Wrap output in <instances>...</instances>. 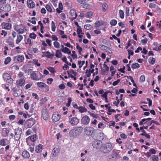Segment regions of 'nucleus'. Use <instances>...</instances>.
Wrapping results in <instances>:
<instances>
[{"instance_id": "obj_52", "label": "nucleus", "mask_w": 161, "mask_h": 161, "mask_svg": "<svg viewBox=\"0 0 161 161\" xmlns=\"http://www.w3.org/2000/svg\"><path fill=\"white\" fill-rule=\"evenodd\" d=\"M82 30L81 29V28L80 26H79V27L77 29V33L78 35H79L80 33H81L82 32Z\"/></svg>"}, {"instance_id": "obj_28", "label": "nucleus", "mask_w": 161, "mask_h": 161, "mask_svg": "<svg viewBox=\"0 0 161 161\" xmlns=\"http://www.w3.org/2000/svg\"><path fill=\"white\" fill-rule=\"evenodd\" d=\"M18 62H22L24 59V58L23 55H18Z\"/></svg>"}, {"instance_id": "obj_36", "label": "nucleus", "mask_w": 161, "mask_h": 161, "mask_svg": "<svg viewBox=\"0 0 161 161\" xmlns=\"http://www.w3.org/2000/svg\"><path fill=\"white\" fill-rule=\"evenodd\" d=\"M77 46H76V48L77 49L79 50V53L80 54H81V52H82V49L81 47H79V45L77 43L76 44Z\"/></svg>"}, {"instance_id": "obj_47", "label": "nucleus", "mask_w": 161, "mask_h": 161, "mask_svg": "<svg viewBox=\"0 0 161 161\" xmlns=\"http://www.w3.org/2000/svg\"><path fill=\"white\" fill-rule=\"evenodd\" d=\"M156 6V5L152 3H150L149 4V7L151 8H154Z\"/></svg>"}, {"instance_id": "obj_4", "label": "nucleus", "mask_w": 161, "mask_h": 161, "mask_svg": "<svg viewBox=\"0 0 161 161\" xmlns=\"http://www.w3.org/2000/svg\"><path fill=\"white\" fill-rule=\"evenodd\" d=\"M69 122L72 126L76 125L79 122V119L76 117L70 118L69 119Z\"/></svg>"}, {"instance_id": "obj_50", "label": "nucleus", "mask_w": 161, "mask_h": 161, "mask_svg": "<svg viewBox=\"0 0 161 161\" xmlns=\"http://www.w3.org/2000/svg\"><path fill=\"white\" fill-rule=\"evenodd\" d=\"M120 81V80L119 79L117 81L114 82L112 84L114 86H115L117 85L118 84V83H119Z\"/></svg>"}, {"instance_id": "obj_1", "label": "nucleus", "mask_w": 161, "mask_h": 161, "mask_svg": "<svg viewBox=\"0 0 161 161\" xmlns=\"http://www.w3.org/2000/svg\"><path fill=\"white\" fill-rule=\"evenodd\" d=\"M113 147L111 143L108 142L100 148V151L104 153H107L110 152L112 149Z\"/></svg>"}, {"instance_id": "obj_48", "label": "nucleus", "mask_w": 161, "mask_h": 161, "mask_svg": "<svg viewBox=\"0 0 161 161\" xmlns=\"http://www.w3.org/2000/svg\"><path fill=\"white\" fill-rule=\"evenodd\" d=\"M30 151L31 153H33L34 151V145L33 144L29 147Z\"/></svg>"}, {"instance_id": "obj_19", "label": "nucleus", "mask_w": 161, "mask_h": 161, "mask_svg": "<svg viewBox=\"0 0 161 161\" xmlns=\"http://www.w3.org/2000/svg\"><path fill=\"white\" fill-rule=\"evenodd\" d=\"M37 85L41 88H45L47 86L46 84L42 82H38L37 83Z\"/></svg>"}, {"instance_id": "obj_62", "label": "nucleus", "mask_w": 161, "mask_h": 161, "mask_svg": "<svg viewBox=\"0 0 161 161\" xmlns=\"http://www.w3.org/2000/svg\"><path fill=\"white\" fill-rule=\"evenodd\" d=\"M46 42L48 44L49 46L50 47L51 46V41L50 40L47 39L46 40Z\"/></svg>"}, {"instance_id": "obj_49", "label": "nucleus", "mask_w": 161, "mask_h": 161, "mask_svg": "<svg viewBox=\"0 0 161 161\" xmlns=\"http://www.w3.org/2000/svg\"><path fill=\"white\" fill-rule=\"evenodd\" d=\"M53 81V79L52 78H48L47 79V83L49 84H51L52 82Z\"/></svg>"}, {"instance_id": "obj_33", "label": "nucleus", "mask_w": 161, "mask_h": 161, "mask_svg": "<svg viewBox=\"0 0 161 161\" xmlns=\"http://www.w3.org/2000/svg\"><path fill=\"white\" fill-rule=\"evenodd\" d=\"M43 54H46V57L48 58H51V53L48 51L46 52H42Z\"/></svg>"}, {"instance_id": "obj_24", "label": "nucleus", "mask_w": 161, "mask_h": 161, "mask_svg": "<svg viewBox=\"0 0 161 161\" xmlns=\"http://www.w3.org/2000/svg\"><path fill=\"white\" fill-rule=\"evenodd\" d=\"M17 39L16 40V43L18 44L23 39V36L21 35H18L17 36Z\"/></svg>"}, {"instance_id": "obj_12", "label": "nucleus", "mask_w": 161, "mask_h": 161, "mask_svg": "<svg viewBox=\"0 0 161 161\" xmlns=\"http://www.w3.org/2000/svg\"><path fill=\"white\" fill-rule=\"evenodd\" d=\"M60 152V149L58 147H57L53 148L52 151V154L54 157L57 156Z\"/></svg>"}, {"instance_id": "obj_57", "label": "nucleus", "mask_w": 161, "mask_h": 161, "mask_svg": "<svg viewBox=\"0 0 161 161\" xmlns=\"http://www.w3.org/2000/svg\"><path fill=\"white\" fill-rule=\"evenodd\" d=\"M16 31H18V33L19 34H23L24 32V30L23 29H19L17 30H16Z\"/></svg>"}, {"instance_id": "obj_8", "label": "nucleus", "mask_w": 161, "mask_h": 161, "mask_svg": "<svg viewBox=\"0 0 161 161\" xmlns=\"http://www.w3.org/2000/svg\"><path fill=\"white\" fill-rule=\"evenodd\" d=\"M92 145L94 148L99 149L100 150V148L102 147L103 143L102 142H93Z\"/></svg>"}, {"instance_id": "obj_46", "label": "nucleus", "mask_w": 161, "mask_h": 161, "mask_svg": "<svg viewBox=\"0 0 161 161\" xmlns=\"http://www.w3.org/2000/svg\"><path fill=\"white\" fill-rule=\"evenodd\" d=\"M147 38H145L141 40V42L143 45L146 44L147 43Z\"/></svg>"}, {"instance_id": "obj_25", "label": "nucleus", "mask_w": 161, "mask_h": 161, "mask_svg": "<svg viewBox=\"0 0 161 161\" xmlns=\"http://www.w3.org/2000/svg\"><path fill=\"white\" fill-rule=\"evenodd\" d=\"M95 27L96 28L99 27L103 24L102 21H97L95 23Z\"/></svg>"}, {"instance_id": "obj_39", "label": "nucleus", "mask_w": 161, "mask_h": 161, "mask_svg": "<svg viewBox=\"0 0 161 161\" xmlns=\"http://www.w3.org/2000/svg\"><path fill=\"white\" fill-rule=\"evenodd\" d=\"M46 8L47 10L49 12H52V9L51 7L48 4L46 5Z\"/></svg>"}, {"instance_id": "obj_37", "label": "nucleus", "mask_w": 161, "mask_h": 161, "mask_svg": "<svg viewBox=\"0 0 161 161\" xmlns=\"http://www.w3.org/2000/svg\"><path fill=\"white\" fill-rule=\"evenodd\" d=\"M110 23L111 25L114 26L117 24V21L116 20L112 19Z\"/></svg>"}, {"instance_id": "obj_22", "label": "nucleus", "mask_w": 161, "mask_h": 161, "mask_svg": "<svg viewBox=\"0 0 161 161\" xmlns=\"http://www.w3.org/2000/svg\"><path fill=\"white\" fill-rule=\"evenodd\" d=\"M78 109L80 113H83L87 111V109L85 107L82 106H80L78 107Z\"/></svg>"}, {"instance_id": "obj_20", "label": "nucleus", "mask_w": 161, "mask_h": 161, "mask_svg": "<svg viewBox=\"0 0 161 161\" xmlns=\"http://www.w3.org/2000/svg\"><path fill=\"white\" fill-rule=\"evenodd\" d=\"M37 136L36 135H34L31 136L29 138H27V140H30L31 141H36L37 139Z\"/></svg>"}, {"instance_id": "obj_53", "label": "nucleus", "mask_w": 161, "mask_h": 161, "mask_svg": "<svg viewBox=\"0 0 161 161\" xmlns=\"http://www.w3.org/2000/svg\"><path fill=\"white\" fill-rule=\"evenodd\" d=\"M34 63L37 65L38 66H40L41 65V64L38 63V60L36 59H34L33 60Z\"/></svg>"}, {"instance_id": "obj_13", "label": "nucleus", "mask_w": 161, "mask_h": 161, "mask_svg": "<svg viewBox=\"0 0 161 161\" xmlns=\"http://www.w3.org/2000/svg\"><path fill=\"white\" fill-rule=\"evenodd\" d=\"M100 48L103 51L108 52L110 53H112L111 50L110 48L109 47H108L104 45H101Z\"/></svg>"}, {"instance_id": "obj_2", "label": "nucleus", "mask_w": 161, "mask_h": 161, "mask_svg": "<svg viewBox=\"0 0 161 161\" xmlns=\"http://www.w3.org/2000/svg\"><path fill=\"white\" fill-rule=\"evenodd\" d=\"M83 128L81 126L77 127L70 130L69 132V135L70 136H74L80 134Z\"/></svg>"}, {"instance_id": "obj_63", "label": "nucleus", "mask_w": 161, "mask_h": 161, "mask_svg": "<svg viewBox=\"0 0 161 161\" xmlns=\"http://www.w3.org/2000/svg\"><path fill=\"white\" fill-rule=\"evenodd\" d=\"M149 152L151 153H152L153 154H155L156 153V151L153 148L149 150Z\"/></svg>"}, {"instance_id": "obj_23", "label": "nucleus", "mask_w": 161, "mask_h": 161, "mask_svg": "<svg viewBox=\"0 0 161 161\" xmlns=\"http://www.w3.org/2000/svg\"><path fill=\"white\" fill-rule=\"evenodd\" d=\"M25 80L24 79H20L18 82V84L20 86H22L25 84Z\"/></svg>"}, {"instance_id": "obj_59", "label": "nucleus", "mask_w": 161, "mask_h": 161, "mask_svg": "<svg viewBox=\"0 0 161 161\" xmlns=\"http://www.w3.org/2000/svg\"><path fill=\"white\" fill-rule=\"evenodd\" d=\"M108 92H105L103 94L101 95L102 97H103L105 98L107 97V94Z\"/></svg>"}, {"instance_id": "obj_40", "label": "nucleus", "mask_w": 161, "mask_h": 161, "mask_svg": "<svg viewBox=\"0 0 161 161\" xmlns=\"http://www.w3.org/2000/svg\"><path fill=\"white\" fill-rule=\"evenodd\" d=\"M29 36L31 38L35 39L36 36V35L33 33H31L30 34Z\"/></svg>"}, {"instance_id": "obj_45", "label": "nucleus", "mask_w": 161, "mask_h": 161, "mask_svg": "<svg viewBox=\"0 0 161 161\" xmlns=\"http://www.w3.org/2000/svg\"><path fill=\"white\" fill-rule=\"evenodd\" d=\"M72 54L71 56L74 59L77 58V55L75 54V51H73L72 52Z\"/></svg>"}, {"instance_id": "obj_60", "label": "nucleus", "mask_w": 161, "mask_h": 161, "mask_svg": "<svg viewBox=\"0 0 161 161\" xmlns=\"http://www.w3.org/2000/svg\"><path fill=\"white\" fill-rule=\"evenodd\" d=\"M129 55H133L134 52L133 50H131L128 49L127 50Z\"/></svg>"}, {"instance_id": "obj_34", "label": "nucleus", "mask_w": 161, "mask_h": 161, "mask_svg": "<svg viewBox=\"0 0 161 161\" xmlns=\"http://www.w3.org/2000/svg\"><path fill=\"white\" fill-rule=\"evenodd\" d=\"M11 60V58L10 57H8L4 61V64H7L10 62Z\"/></svg>"}, {"instance_id": "obj_18", "label": "nucleus", "mask_w": 161, "mask_h": 161, "mask_svg": "<svg viewBox=\"0 0 161 161\" xmlns=\"http://www.w3.org/2000/svg\"><path fill=\"white\" fill-rule=\"evenodd\" d=\"M31 77L32 80H40V79L38 78L37 75L35 72H33L31 74Z\"/></svg>"}, {"instance_id": "obj_16", "label": "nucleus", "mask_w": 161, "mask_h": 161, "mask_svg": "<svg viewBox=\"0 0 161 161\" xmlns=\"http://www.w3.org/2000/svg\"><path fill=\"white\" fill-rule=\"evenodd\" d=\"M43 146L41 144H39L37 146L35 149V151L37 153H39L41 152L43 149Z\"/></svg>"}, {"instance_id": "obj_41", "label": "nucleus", "mask_w": 161, "mask_h": 161, "mask_svg": "<svg viewBox=\"0 0 161 161\" xmlns=\"http://www.w3.org/2000/svg\"><path fill=\"white\" fill-rule=\"evenodd\" d=\"M152 158L153 161H158V158L157 156L153 155Z\"/></svg>"}, {"instance_id": "obj_51", "label": "nucleus", "mask_w": 161, "mask_h": 161, "mask_svg": "<svg viewBox=\"0 0 161 161\" xmlns=\"http://www.w3.org/2000/svg\"><path fill=\"white\" fill-rule=\"evenodd\" d=\"M65 88V86L64 84H61L59 86V88L61 90H63Z\"/></svg>"}, {"instance_id": "obj_31", "label": "nucleus", "mask_w": 161, "mask_h": 161, "mask_svg": "<svg viewBox=\"0 0 161 161\" xmlns=\"http://www.w3.org/2000/svg\"><path fill=\"white\" fill-rule=\"evenodd\" d=\"M84 27L85 29L87 30H91L92 28V26L88 24L85 25L84 26Z\"/></svg>"}, {"instance_id": "obj_38", "label": "nucleus", "mask_w": 161, "mask_h": 161, "mask_svg": "<svg viewBox=\"0 0 161 161\" xmlns=\"http://www.w3.org/2000/svg\"><path fill=\"white\" fill-rule=\"evenodd\" d=\"M119 16L120 18L121 19H123L124 17V12L121 10H119Z\"/></svg>"}, {"instance_id": "obj_44", "label": "nucleus", "mask_w": 161, "mask_h": 161, "mask_svg": "<svg viewBox=\"0 0 161 161\" xmlns=\"http://www.w3.org/2000/svg\"><path fill=\"white\" fill-rule=\"evenodd\" d=\"M55 47L56 48H58L59 46V43L58 42H54L53 43Z\"/></svg>"}, {"instance_id": "obj_64", "label": "nucleus", "mask_w": 161, "mask_h": 161, "mask_svg": "<svg viewBox=\"0 0 161 161\" xmlns=\"http://www.w3.org/2000/svg\"><path fill=\"white\" fill-rule=\"evenodd\" d=\"M58 8L59 9L62 10L63 9V5L61 3H60L59 4Z\"/></svg>"}, {"instance_id": "obj_10", "label": "nucleus", "mask_w": 161, "mask_h": 161, "mask_svg": "<svg viewBox=\"0 0 161 161\" xmlns=\"http://www.w3.org/2000/svg\"><path fill=\"white\" fill-rule=\"evenodd\" d=\"M27 121V126L29 128L31 127L36 122L35 120L32 118L28 119Z\"/></svg>"}, {"instance_id": "obj_7", "label": "nucleus", "mask_w": 161, "mask_h": 161, "mask_svg": "<svg viewBox=\"0 0 161 161\" xmlns=\"http://www.w3.org/2000/svg\"><path fill=\"white\" fill-rule=\"evenodd\" d=\"M15 139L16 141H18L19 139L20 136V134L21 133V129L19 128L16 129L15 130Z\"/></svg>"}, {"instance_id": "obj_29", "label": "nucleus", "mask_w": 161, "mask_h": 161, "mask_svg": "<svg viewBox=\"0 0 161 161\" xmlns=\"http://www.w3.org/2000/svg\"><path fill=\"white\" fill-rule=\"evenodd\" d=\"M140 67L139 64L137 63H135L132 64L131 68L133 69L138 68Z\"/></svg>"}, {"instance_id": "obj_14", "label": "nucleus", "mask_w": 161, "mask_h": 161, "mask_svg": "<svg viewBox=\"0 0 161 161\" xmlns=\"http://www.w3.org/2000/svg\"><path fill=\"white\" fill-rule=\"evenodd\" d=\"M70 13L71 16L73 17L72 20L75 19L77 16L75 11L74 9H71L70 10Z\"/></svg>"}, {"instance_id": "obj_35", "label": "nucleus", "mask_w": 161, "mask_h": 161, "mask_svg": "<svg viewBox=\"0 0 161 161\" xmlns=\"http://www.w3.org/2000/svg\"><path fill=\"white\" fill-rule=\"evenodd\" d=\"M102 7L103 11L105 12L106 10L108 8V6L107 4L106 3H104L103 4Z\"/></svg>"}, {"instance_id": "obj_58", "label": "nucleus", "mask_w": 161, "mask_h": 161, "mask_svg": "<svg viewBox=\"0 0 161 161\" xmlns=\"http://www.w3.org/2000/svg\"><path fill=\"white\" fill-rule=\"evenodd\" d=\"M125 9L126 10V16H129V8L128 7H126L125 8Z\"/></svg>"}, {"instance_id": "obj_55", "label": "nucleus", "mask_w": 161, "mask_h": 161, "mask_svg": "<svg viewBox=\"0 0 161 161\" xmlns=\"http://www.w3.org/2000/svg\"><path fill=\"white\" fill-rule=\"evenodd\" d=\"M51 37L53 41H57L58 40V38L55 35H52Z\"/></svg>"}, {"instance_id": "obj_56", "label": "nucleus", "mask_w": 161, "mask_h": 161, "mask_svg": "<svg viewBox=\"0 0 161 161\" xmlns=\"http://www.w3.org/2000/svg\"><path fill=\"white\" fill-rule=\"evenodd\" d=\"M83 7L85 8H88L90 7V5L89 4H85L83 5Z\"/></svg>"}, {"instance_id": "obj_30", "label": "nucleus", "mask_w": 161, "mask_h": 161, "mask_svg": "<svg viewBox=\"0 0 161 161\" xmlns=\"http://www.w3.org/2000/svg\"><path fill=\"white\" fill-rule=\"evenodd\" d=\"M51 28L53 31H55L56 28L55 23L54 21H52L51 23Z\"/></svg>"}, {"instance_id": "obj_5", "label": "nucleus", "mask_w": 161, "mask_h": 161, "mask_svg": "<svg viewBox=\"0 0 161 161\" xmlns=\"http://www.w3.org/2000/svg\"><path fill=\"white\" fill-rule=\"evenodd\" d=\"M94 130V129L91 127H86L84 129V132L87 135H91Z\"/></svg>"}, {"instance_id": "obj_11", "label": "nucleus", "mask_w": 161, "mask_h": 161, "mask_svg": "<svg viewBox=\"0 0 161 161\" xmlns=\"http://www.w3.org/2000/svg\"><path fill=\"white\" fill-rule=\"evenodd\" d=\"M42 114L43 119L44 120H47L48 118V115L47 110L45 108H43L42 110Z\"/></svg>"}, {"instance_id": "obj_17", "label": "nucleus", "mask_w": 161, "mask_h": 161, "mask_svg": "<svg viewBox=\"0 0 161 161\" xmlns=\"http://www.w3.org/2000/svg\"><path fill=\"white\" fill-rule=\"evenodd\" d=\"M22 155L24 158H28L30 157V154L26 150H24L23 152Z\"/></svg>"}, {"instance_id": "obj_3", "label": "nucleus", "mask_w": 161, "mask_h": 161, "mask_svg": "<svg viewBox=\"0 0 161 161\" xmlns=\"http://www.w3.org/2000/svg\"><path fill=\"white\" fill-rule=\"evenodd\" d=\"M3 77L4 80L8 84H11L13 82V80L11 78L10 75L6 73L3 74Z\"/></svg>"}, {"instance_id": "obj_42", "label": "nucleus", "mask_w": 161, "mask_h": 161, "mask_svg": "<svg viewBox=\"0 0 161 161\" xmlns=\"http://www.w3.org/2000/svg\"><path fill=\"white\" fill-rule=\"evenodd\" d=\"M145 78L144 75H142L140 78V80L141 82H143L145 81Z\"/></svg>"}, {"instance_id": "obj_54", "label": "nucleus", "mask_w": 161, "mask_h": 161, "mask_svg": "<svg viewBox=\"0 0 161 161\" xmlns=\"http://www.w3.org/2000/svg\"><path fill=\"white\" fill-rule=\"evenodd\" d=\"M92 12H89L86 14V15L87 17H90L92 16Z\"/></svg>"}, {"instance_id": "obj_9", "label": "nucleus", "mask_w": 161, "mask_h": 161, "mask_svg": "<svg viewBox=\"0 0 161 161\" xmlns=\"http://www.w3.org/2000/svg\"><path fill=\"white\" fill-rule=\"evenodd\" d=\"M60 118V115L57 112H54L52 117V119L54 122H57L59 120Z\"/></svg>"}, {"instance_id": "obj_32", "label": "nucleus", "mask_w": 161, "mask_h": 161, "mask_svg": "<svg viewBox=\"0 0 161 161\" xmlns=\"http://www.w3.org/2000/svg\"><path fill=\"white\" fill-rule=\"evenodd\" d=\"M4 9L6 11H9L11 10V7L9 5H6L4 8Z\"/></svg>"}, {"instance_id": "obj_15", "label": "nucleus", "mask_w": 161, "mask_h": 161, "mask_svg": "<svg viewBox=\"0 0 161 161\" xmlns=\"http://www.w3.org/2000/svg\"><path fill=\"white\" fill-rule=\"evenodd\" d=\"M27 4L29 8H33L35 6L34 3L32 0H28L27 1Z\"/></svg>"}, {"instance_id": "obj_27", "label": "nucleus", "mask_w": 161, "mask_h": 161, "mask_svg": "<svg viewBox=\"0 0 161 161\" xmlns=\"http://www.w3.org/2000/svg\"><path fill=\"white\" fill-rule=\"evenodd\" d=\"M11 26V24L8 23H7L5 24L4 25V28L5 29L7 30L10 29Z\"/></svg>"}, {"instance_id": "obj_6", "label": "nucleus", "mask_w": 161, "mask_h": 161, "mask_svg": "<svg viewBox=\"0 0 161 161\" xmlns=\"http://www.w3.org/2000/svg\"><path fill=\"white\" fill-rule=\"evenodd\" d=\"M90 120V119L89 117L86 115H85L82 118L81 121L82 124L87 125L89 123Z\"/></svg>"}, {"instance_id": "obj_26", "label": "nucleus", "mask_w": 161, "mask_h": 161, "mask_svg": "<svg viewBox=\"0 0 161 161\" xmlns=\"http://www.w3.org/2000/svg\"><path fill=\"white\" fill-rule=\"evenodd\" d=\"M62 54L60 50H57L56 51L55 56L57 58H61L62 57Z\"/></svg>"}, {"instance_id": "obj_61", "label": "nucleus", "mask_w": 161, "mask_h": 161, "mask_svg": "<svg viewBox=\"0 0 161 161\" xmlns=\"http://www.w3.org/2000/svg\"><path fill=\"white\" fill-rule=\"evenodd\" d=\"M24 108L28 110L29 109V105L28 103H25L24 105Z\"/></svg>"}, {"instance_id": "obj_43", "label": "nucleus", "mask_w": 161, "mask_h": 161, "mask_svg": "<svg viewBox=\"0 0 161 161\" xmlns=\"http://www.w3.org/2000/svg\"><path fill=\"white\" fill-rule=\"evenodd\" d=\"M47 69L52 73L54 74L55 72V70L54 68L53 67H49Z\"/></svg>"}, {"instance_id": "obj_21", "label": "nucleus", "mask_w": 161, "mask_h": 161, "mask_svg": "<svg viewBox=\"0 0 161 161\" xmlns=\"http://www.w3.org/2000/svg\"><path fill=\"white\" fill-rule=\"evenodd\" d=\"M61 51L64 53H67L68 54H70L71 53L70 50L67 47H65L64 48L62 49Z\"/></svg>"}]
</instances>
